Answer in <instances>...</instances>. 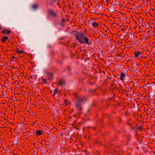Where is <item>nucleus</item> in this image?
<instances>
[{
  "instance_id": "f257e3e1",
  "label": "nucleus",
  "mask_w": 155,
  "mask_h": 155,
  "mask_svg": "<svg viewBox=\"0 0 155 155\" xmlns=\"http://www.w3.org/2000/svg\"><path fill=\"white\" fill-rule=\"evenodd\" d=\"M75 37L76 39L81 44L89 45L91 43V40H89L87 37L83 33L77 32Z\"/></svg>"
},
{
  "instance_id": "ddd939ff",
  "label": "nucleus",
  "mask_w": 155,
  "mask_h": 155,
  "mask_svg": "<svg viewBox=\"0 0 155 155\" xmlns=\"http://www.w3.org/2000/svg\"><path fill=\"white\" fill-rule=\"evenodd\" d=\"M42 134V131L40 130H38L36 131V134L37 136H40Z\"/></svg>"
},
{
  "instance_id": "f704fd0d",
  "label": "nucleus",
  "mask_w": 155,
  "mask_h": 155,
  "mask_svg": "<svg viewBox=\"0 0 155 155\" xmlns=\"http://www.w3.org/2000/svg\"><path fill=\"white\" fill-rule=\"evenodd\" d=\"M1 27L0 26V30L1 29Z\"/></svg>"
},
{
  "instance_id": "6e6552de",
  "label": "nucleus",
  "mask_w": 155,
  "mask_h": 155,
  "mask_svg": "<svg viewBox=\"0 0 155 155\" xmlns=\"http://www.w3.org/2000/svg\"><path fill=\"white\" fill-rule=\"evenodd\" d=\"M134 54L136 58H137L141 54V52L140 51H135L134 52Z\"/></svg>"
},
{
  "instance_id": "2f4dec72",
  "label": "nucleus",
  "mask_w": 155,
  "mask_h": 155,
  "mask_svg": "<svg viewBox=\"0 0 155 155\" xmlns=\"http://www.w3.org/2000/svg\"><path fill=\"white\" fill-rule=\"evenodd\" d=\"M130 120H128V122L127 123V124H129V121H130Z\"/></svg>"
},
{
  "instance_id": "f03ea898",
  "label": "nucleus",
  "mask_w": 155,
  "mask_h": 155,
  "mask_svg": "<svg viewBox=\"0 0 155 155\" xmlns=\"http://www.w3.org/2000/svg\"><path fill=\"white\" fill-rule=\"evenodd\" d=\"M74 95L75 96L76 100L75 107L78 111H81L83 110V108L81 103L84 101V99L81 96H78L76 93H75Z\"/></svg>"
},
{
  "instance_id": "4be33fe9",
  "label": "nucleus",
  "mask_w": 155,
  "mask_h": 155,
  "mask_svg": "<svg viewBox=\"0 0 155 155\" xmlns=\"http://www.w3.org/2000/svg\"><path fill=\"white\" fill-rule=\"evenodd\" d=\"M18 54H22L24 52L22 51H19L18 52Z\"/></svg>"
},
{
  "instance_id": "c756f323",
  "label": "nucleus",
  "mask_w": 155,
  "mask_h": 155,
  "mask_svg": "<svg viewBox=\"0 0 155 155\" xmlns=\"http://www.w3.org/2000/svg\"><path fill=\"white\" fill-rule=\"evenodd\" d=\"M62 21L64 22H65V19H63L62 20Z\"/></svg>"
},
{
  "instance_id": "4468645a",
  "label": "nucleus",
  "mask_w": 155,
  "mask_h": 155,
  "mask_svg": "<svg viewBox=\"0 0 155 155\" xmlns=\"http://www.w3.org/2000/svg\"><path fill=\"white\" fill-rule=\"evenodd\" d=\"M41 78V80L43 84H45L47 83V81L46 79L42 78Z\"/></svg>"
},
{
  "instance_id": "cd10ccee",
  "label": "nucleus",
  "mask_w": 155,
  "mask_h": 155,
  "mask_svg": "<svg viewBox=\"0 0 155 155\" xmlns=\"http://www.w3.org/2000/svg\"><path fill=\"white\" fill-rule=\"evenodd\" d=\"M73 46H72V47L73 48H74L76 47V45H75V44L74 43H73Z\"/></svg>"
},
{
  "instance_id": "dca6fc26",
  "label": "nucleus",
  "mask_w": 155,
  "mask_h": 155,
  "mask_svg": "<svg viewBox=\"0 0 155 155\" xmlns=\"http://www.w3.org/2000/svg\"><path fill=\"white\" fill-rule=\"evenodd\" d=\"M54 93H53V96H55V94H57V93H58V88H56V89H55L54 90Z\"/></svg>"
},
{
  "instance_id": "bb28decb",
  "label": "nucleus",
  "mask_w": 155,
  "mask_h": 155,
  "mask_svg": "<svg viewBox=\"0 0 155 155\" xmlns=\"http://www.w3.org/2000/svg\"><path fill=\"white\" fill-rule=\"evenodd\" d=\"M103 0H101V2H104V1H103ZM106 0V2H107V4H108L109 1V0Z\"/></svg>"
},
{
  "instance_id": "20e7f679",
  "label": "nucleus",
  "mask_w": 155,
  "mask_h": 155,
  "mask_svg": "<svg viewBox=\"0 0 155 155\" xmlns=\"http://www.w3.org/2000/svg\"><path fill=\"white\" fill-rule=\"evenodd\" d=\"M96 19V18H93L92 20H93L94 21L91 22V24L93 27L94 28H98L99 27L100 25L99 23L95 22Z\"/></svg>"
},
{
  "instance_id": "c9c22d12",
  "label": "nucleus",
  "mask_w": 155,
  "mask_h": 155,
  "mask_svg": "<svg viewBox=\"0 0 155 155\" xmlns=\"http://www.w3.org/2000/svg\"><path fill=\"white\" fill-rule=\"evenodd\" d=\"M61 135H63V134H62V133H61Z\"/></svg>"
},
{
  "instance_id": "1a4fd4ad",
  "label": "nucleus",
  "mask_w": 155,
  "mask_h": 155,
  "mask_svg": "<svg viewBox=\"0 0 155 155\" xmlns=\"http://www.w3.org/2000/svg\"><path fill=\"white\" fill-rule=\"evenodd\" d=\"M32 131L31 132L29 131L27 132V136L28 138H29L31 137L32 135H34V133L32 132Z\"/></svg>"
},
{
  "instance_id": "473e14b6",
  "label": "nucleus",
  "mask_w": 155,
  "mask_h": 155,
  "mask_svg": "<svg viewBox=\"0 0 155 155\" xmlns=\"http://www.w3.org/2000/svg\"><path fill=\"white\" fill-rule=\"evenodd\" d=\"M13 59H15V57L14 56H12V57Z\"/></svg>"
},
{
  "instance_id": "9d476101",
  "label": "nucleus",
  "mask_w": 155,
  "mask_h": 155,
  "mask_svg": "<svg viewBox=\"0 0 155 155\" xmlns=\"http://www.w3.org/2000/svg\"><path fill=\"white\" fill-rule=\"evenodd\" d=\"M8 39V37L7 36H4L2 37L1 41L2 42H5Z\"/></svg>"
},
{
  "instance_id": "39448f33",
  "label": "nucleus",
  "mask_w": 155,
  "mask_h": 155,
  "mask_svg": "<svg viewBox=\"0 0 155 155\" xmlns=\"http://www.w3.org/2000/svg\"><path fill=\"white\" fill-rule=\"evenodd\" d=\"M45 73L46 74L48 75V80L51 81L53 79L54 76L53 73L52 72H45Z\"/></svg>"
},
{
  "instance_id": "e433bc0d",
  "label": "nucleus",
  "mask_w": 155,
  "mask_h": 155,
  "mask_svg": "<svg viewBox=\"0 0 155 155\" xmlns=\"http://www.w3.org/2000/svg\"><path fill=\"white\" fill-rule=\"evenodd\" d=\"M154 26H155V23H154Z\"/></svg>"
},
{
  "instance_id": "7ed1b4c3",
  "label": "nucleus",
  "mask_w": 155,
  "mask_h": 155,
  "mask_svg": "<svg viewBox=\"0 0 155 155\" xmlns=\"http://www.w3.org/2000/svg\"><path fill=\"white\" fill-rule=\"evenodd\" d=\"M48 14L49 16L56 18L58 17L57 13L54 12L52 9H49L48 11Z\"/></svg>"
},
{
  "instance_id": "6ab92c4d",
  "label": "nucleus",
  "mask_w": 155,
  "mask_h": 155,
  "mask_svg": "<svg viewBox=\"0 0 155 155\" xmlns=\"http://www.w3.org/2000/svg\"><path fill=\"white\" fill-rule=\"evenodd\" d=\"M137 129H140V130L142 131V127L141 126H139L137 128Z\"/></svg>"
},
{
  "instance_id": "2eb2a0df",
  "label": "nucleus",
  "mask_w": 155,
  "mask_h": 155,
  "mask_svg": "<svg viewBox=\"0 0 155 155\" xmlns=\"http://www.w3.org/2000/svg\"><path fill=\"white\" fill-rule=\"evenodd\" d=\"M32 8L34 9H36L38 8V5L36 4H34L32 5Z\"/></svg>"
},
{
  "instance_id": "72a5a7b5",
  "label": "nucleus",
  "mask_w": 155,
  "mask_h": 155,
  "mask_svg": "<svg viewBox=\"0 0 155 155\" xmlns=\"http://www.w3.org/2000/svg\"><path fill=\"white\" fill-rule=\"evenodd\" d=\"M132 83L134 84L133 85V87H134V85H135L134 84L133 82H132Z\"/></svg>"
},
{
  "instance_id": "9b49d317",
  "label": "nucleus",
  "mask_w": 155,
  "mask_h": 155,
  "mask_svg": "<svg viewBox=\"0 0 155 155\" xmlns=\"http://www.w3.org/2000/svg\"><path fill=\"white\" fill-rule=\"evenodd\" d=\"M120 74V80L123 81L124 80V78L125 76V74L124 72H121Z\"/></svg>"
},
{
  "instance_id": "a878e982",
  "label": "nucleus",
  "mask_w": 155,
  "mask_h": 155,
  "mask_svg": "<svg viewBox=\"0 0 155 155\" xmlns=\"http://www.w3.org/2000/svg\"><path fill=\"white\" fill-rule=\"evenodd\" d=\"M122 55V54L120 53V54H118V56L121 57Z\"/></svg>"
},
{
  "instance_id": "c85d7f7f",
  "label": "nucleus",
  "mask_w": 155,
  "mask_h": 155,
  "mask_svg": "<svg viewBox=\"0 0 155 155\" xmlns=\"http://www.w3.org/2000/svg\"><path fill=\"white\" fill-rule=\"evenodd\" d=\"M78 80H79V81L80 82H82V81L80 79H79Z\"/></svg>"
},
{
  "instance_id": "393cba45",
  "label": "nucleus",
  "mask_w": 155,
  "mask_h": 155,
  "mask_svg": "<svg viewBox=\"0 0 155 155\" xmlns=\"http://www.w3.org/2000/svg\"><path fill=\"white\" fill-rule=\"evenodd\" d=\"M148 63H146L145 65V66L146 67V68H147L148 67Z\"/></svg>"
},
{
  "instance_id": "aec40b11",
  "label": "nucleus",
  "mask_w": 155,
  "mask_h": 155,
  "mask_svg": "<svg viewBox=\"0 0 155 155\" xmlns=\"http://www.w3.org/2000/svg\"><path fill=\"white\" fill-rule=\"evenodd\" d=\"M125 114L126 116H127L129 115V114L127 111L125 112Z\"/></svg>"
},
{
  "instance_id": "f8f14e48",
  "label": "nucleus",
  "mask_w": 155,
  "mask_h": 155,
  "mask_svg": "<svg viewBox=\"0 0 155 155\" xmlns=\"http://www.w3.org/2000/svg\"><path fill=\"white\" fill-rule=\"evenodd\" d=\"M56 84H57L61 85H62L65 84L64 81L62 80L56 83Z\"/></svg>"
},
{
  "instance_id": "412c9836",
  "label": "nucleus",
  "mask_w": 155,
  "mask_h": 155,
  "mask_svg": "<svg viewBox=\"0 0 155 155\" xmlns=\"http://www.w3.org/2000/svg\"><path fill=\"white\" fill-rule=\"evenodd\" d=\"M88 128L92 129L94 130H95L96 129V128L95 127H91L90 126H89L88 127Z\"/></svg>"
},
{
  "instance_id": "f3484780",
  "label": "nucleus",
  "mask_w": 155,
  "mask_h": 155,
  "mask_svg": "<svg viewBox=\"0 0 155 155\" xmlns=\"http://www.w3.org/2000/svg\"><path fill=\"white\" fill-rule=\"evenodd\" d=\"M56 62L59 64L61 65L62 64V62L61 61H59L58 59L56 60Z\"/></svg>"
},
{
  "instance_id": "4c0bfd02",
  "label": "nucleus",
  "mask_w": 155,
  "mask_h": 155,
  "mask_svg": "<svg viewBox=\"0 0 155 155\" xmlns=\"http://www.w3.org/2000/svg\"><path fill=\"white\" fill-rule=\"evenodd\" d=\"M84 152H86V150H85V151H84Z\"/></svg>"
},
{
  "instance_id": "5701e85b",
  "label": "nucleus",
  "mask_w": 155,
  "mask_h": 155,
  "mask_svg": "<svg viewBox=\"0 0 155 155\" xmlns=\"http://www.w3.org/2000/svg\"><path fill=\"white\" fill-rule=\"evenodd\" d=\"M111 79V77H108L105 80V81H107L108 80H109Z\"/></svg>"
},
{
  "instance_id": "b1692460",
  "label": "nucleus",
  "mask_w": 155,
  "mask_h": 155,
  "mask_svg": "<svg viewBox=\"0 0 155 155\" xmlns=\"http://www.w3.org/2000/svg\"><path fill=\"white\" fill-rule=\"evenodd\" d=\"M67 69L69 71H71V68L70 67L68 66V67H67Z\"/></svg>"
},
{
  "instance_id": "7c9ffc66",
  "label": "nucleus",
  "mask_w": 155,
  "mask_h": 155,
  "mask_svg": "<svg viewBox=\"0 0 155 155\" xmlns=\"http://www.w3.org/2000/svg\"><path fill=\"white\" fill-rule=\"evenodd\" d=\"M30 78H31V79H32L33 78V76H32V75H31L30 76Z\"/></svg>"
},
{
  "instance_id": "a211bd4d",
  "label": "nucleus",
  "mask_w": 155,
  "mask_h": 155,
  "mask_svg": "<svg viewBox=\"0 0 155 155\" xmlns=\"http://www.w3.org/2000/svg\"><path fill=\"white\" fill-rule=\"evenodd\" d=\"M91 92L95 93V89H93V90H90V89L89 90V93H91Z\"/></svg>"
},
{
  "instance_id": "423d86ee",
  "label": "nucleus",
  "mask_w": 155,
  "mask_h": 155,
  "mask_svg": "<svg viewBox=\"0 0 155 155\" xmlns=\"http://www.w3.org/2000/svg\"><path fill=\"white\" fill-rule=\"evenodd\" d=\"M56 1V0H49V1L46 0V2L47 5H49L51 6H52L55 3Z\"/></svg>"
},
{
  "instance_id": "0eeeda50",
  "label": "nucleus",
  "mask_w": 155,
  "mask_h": 155,
  "mask_svg": "<svg viewBox=\"0 0 155 155\" xmlns=\"http://www.w3.org/2000/svg\"><path fill=\"white\" fill-rule=\"evenodd\" d=\"M11 32V31L10 30L4 29L1 31V33L9 35Z\"/></svg>"
}]
</instances>
